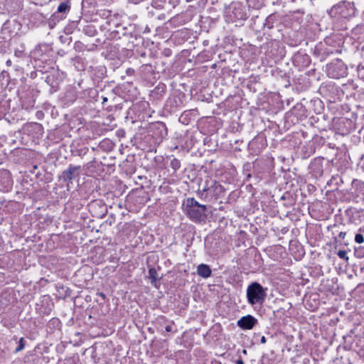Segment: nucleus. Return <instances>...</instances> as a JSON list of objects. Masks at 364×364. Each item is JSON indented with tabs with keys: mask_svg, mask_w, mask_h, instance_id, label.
<instances>
[{
	"mask_svg": "<svg viewBox=\"0 0 364 364\" xmlns=\"http://www.w3.org/2000/svg\"><path fill=\"white\" fill-rule=\"evenodd\" d=\"M168 134V129L164 122H158L149 127L148 136L153 139L154 145H159Z\"/></svg>",
	"mask_w": 364,
	"mask_h": 364,
	"instance_id": "7ed1b4c3",
	"label": "nucleus"
},
{
	"mask_svg": "<svg viewBox=\"0 0 364 364\" xmlns=\"http://www.w3.org/2000/svg\"><path fill=\"white\" fill-rule=\"evenodd\" d=\"M314 159H321V160H323V159H324V158H323V157L318 156V157H316V158H314Z\"/></svg>",
	"mask_w": 364,
	"mask_h": 364,
	"instance_id": "c756f323",
	"label": "nucleus"
},
{
	"mask_svg": "<svg viewBox=\"0 0 364 364\" xmlns=\"http://www.w3.org/2000/svg\"><path fill=\"white\" fill-rule=\"evenodd\" d=\"M338 256L341 258L348 260V257L347 256V252L345 250H339L338 252Z\"/></svg>",
	"mask_w": 364,
	"mask_h": 364,
	"instance_id": "f3484780",
	"label": "nucleus"
},
{
	"mask_svg": "<svg viewBox=\"0 0 364 364\" xmlns=\"http://www.w3.org/2000/svg\"><path fill=\"white\" fill-rule=\"evenodd\" d=\"M236 364H244V362L242 359H238L236 363Z\"/></svg>",
	"mask_w": 364,
	"mask_h": 364,
	"instance_id": "a878e982",
	"label": "nucleus"
},
{
	"mask_svg": "<svg viewBox=\"0 0 364 364\" xmlns=\"http://www.w3.org/2000/svg\"><path fill=\"white\" fill-rule=\"evenodd\" d=\"M166 331H170V327L167 326L166 327Z\"/></svg>",
	"mask_w": 364,
	"mask_h": 364,
	"instance_id": "473e14b6",
	"label": "nucleus"
},
{
	"mask_svg": "<svg viewBox=\"0 0 364 364\" xmlns=\"http://www.w3.org/2000/svg\"><path fill=\"white\" fill-rule=\"evenodd\" d=\"M149 277L152 279V282H155L157 278L156 271L154 268H151L149 270Z\"/></svg>",
	"mask_w": 364,
	"mask_h": 364,
	"instance_id": "2eb2a0df",
	"label": "nucleus"
},
{
	"mask_svg": "<svg viewBox=\"0 0 364 364\" xmlns=\"http://www.w3.org/2000/svg\"><path fill=\"white\" fill-rule=\"evenodd\" d=\"M60 41H61V42H63V43H66V42L68 41V44H70V42L72 41V38H71L70 37L68 38V37H66V36H65V37H64V36H61L60 37Z\"/></svg>",
	"mask_w": 364,
	"mask_h": 364,
	"instance_id": "412c9836",
	"label": "nucleus"
},
{
	"mask_svg": "<svg viewBox=\"0 0 364 364\" xmlns=\"http://www.w3.org/2000/svg\"><path fill=\"white\" fill-rule=\"evenodd\" d=\"M261 342H262V343H264L266 342V339H265V338H264V336H262V338H261Z\"/></svg>",
	"mask_w": 364,
	"mask_h": 364,
	"instance_id": "bb28decb",
	"label": "nucleus"
},
{
	"mask_svg": "<svg viewBox=\"0 0 364 364\" xmlns=\"http://www.w3.org/2000/svg\"><path fill=\"white\" fill-rule=\"evenodd\" d=\"M242 353H243L244 354H246V353H247V350H242Z\"/></svg>",
	"mask_w": 364,
	"mask_h": 364,
	"instance_id": "2f4dec72",
	"label": "nucleus"
},
{
	"mask_svg": "<svg viewBox=\"0 0 364 364\" xmlns=\"http://www.w3.org/2000/svg\"><path fill=\"white\" fill-rule=\"evenodd\" d=\"M6 65H9V66L11 65V60H8L6 61Z\"/></svg>",
	"mask_w": 364,
	"mask_h": 364,
	"instance_id": "cd10ccee",
	"label": "nucleus"
},
{
	"mask_svg": "<svg viewBox=\"0 0 364 364\" xmlns=\"http://www.w3.org/2000/svg\"><path fill=\"white\" fill-rule=\"evenodd\" d=\"M188 113H186V112H183L179 117V121L181 122L183 124H187L188 122H186V117H188Z\"/></svg>",
	"mask_w": 364,
	"mask_h": 364,
	"instance_id": "6ab92c4d",
	"label": "nucleus"
},
{
	"mask_svg": "<svg viewBox=\"0 0 364 364\" xmlns=\"http://www.w3.org/2000/svg\"><path fill=\"white\" fill-rule=\"evenodd\" d=\"M257 323V319L252 316L247 315L242 317L237 321V326L242 329H252Z\"/></svg>",
	"mask_w": 364,
	"mask_h": 364,
	"instance_id": "6e6552de",
	"label": "nucleus"
},
{
	"mask_svg": "<svg viewBox=\"0 0 364 364\" xmlns=\"http://www.w3.org/2000/svg\"><path fill=\"white\" fill-rule=\"evenodd\" d=\"M292 60L294 64L299 69L307 68L311 63L310 57L307 54L300 52L295 53Z\"/></svg>",
	"mask_w": 364,
	"mask_h": 364,
	"instance_id": "0eeeda50",
	"label": "nucleus"
},
{
	"mask_svg": "<svg viewBox=\"0 0 364 364\" xmlns=\"http://www.w3.org/2000/svg\"><path fill=\"white\" fill-rule=\"evenodd\" d=\"M348 6H350V4L346 5L345 3L339 5L334 6L330 11V14L331 16H338V18H347L349 16H352L354 14V10L353 8H348Z\"/></svg>",
	"mask_w": 364,
	"mask_h": 364,
	"instance_id": "423d86ee",
	"label": "nucleus"
},
{
	"mask_svg": "<svg viewBox=\"0 0 364 364\" xmlns=\"http://www.w3.org/2000/svg\"><path fill=\"white\" fill-rule=\"evenodd\" d=\"M355 241L358 244H361L364 242V237L361 234H356Z\"/></svg>",
	"mask_w": 364,
	"mask_h": 364,
	"instance_id": "a211bd4d",
	"label": "nucleus"
},
{
	"mask_svg": "<svg viewBox=\"0 0 364 364\" xmlns=\"http://www.w3.org/2000/svg\"><path fill=\"white\" fill-rule=\"evenodd\" d=\"M35 127H36V129L40 132V131H42L43 130V127L41 124H38V123H36L35 124Z\"/></svg>",
	"mask_w": 364,
	"mask_h": 364,
	"instance_id": "b1692460",
	"label": "nucleus"
},
{
	"mask_svg": "<svg viewBox=\"0 0 364 364\" xmlns=\"http://www.w3.org/2000/svg\"><path fill=\"white\" fill-rule=\"evenodd\" d=\"M197 273L203 278H208L211 275V269L208 265L201 264L197 267Z\"/></svg>",
	"mask_w": 364,
	"mask_h": 364,
	"instance_id": "9d476101",
	"label": "nucleus"
},
{
	"mask_svg": "<svg viewBox=\"0 0 364 364\" xmlns=\"http://www.w3.org/2000/svg\"><path fill=\"white\" fill-rule=\"evenodd\" d=\"M166 92V85L164 84L158 85L151 92V97L159 99L163 97Z\"/></svg>",
	"mask_w": 364,
	"mask_h": 364,
	"instance_id": "9b49d317",
	"label": "nucleus"
},
{
	"mask_svg": "<svg viewBox=\"0 0 364 364\" xmlns=\"http://www.w3.org/2000/svg\"><path fill=\"white\" fill-rule=\"evenodd\" d=\"M24 348L23 338H21L19 341V346L16 349V352H18Z\"/></svg>",
	"mask_w": 364,
	"mask_h": 364,
	"instance_id": "aec40b11",
	"label": "nucleus"
},
{
	"mask_svg": "<svg viewBox=\"0 0 364 364\" xmlns=\"http://www.w3.org/2000/svg\"><path fill=\"white\" fill-rule=\"evenodd\" d=\"M232 14H234V17L237 19L245 20L247 18V14L242 11L241 7H235L232 11Z\"/></svg>",
	"mask_w": 364,
	"mask_h": 364,
	"instance_id": "f8f14e48",
	"label": "nucleus"
},
{
	"mask_svg": "<svg viewBox=\"0 0 364 364\" xmlns=\"http://www.w3.org/2000/svg\"><path fill=\"white\" fill-rule=\"evenodd\" d=\"M75 171V168H73V169H71V168L68 169V171L63 172V177L65 178H67V179H71L72 177H73V173Z\"/></svg>",
	"mask_w": 364,
	"mask_h": 364,
	"instance_id": "dca6fc26",
	"label": "nucleus"
},
{
	"mask_svg": "<svg viewBox=\"0 0 364 364\" xmlns=\"http://www.w3.org/2000/svg\"><path fill=\"white\" fill-rule=\"evenodd\" d=\"M163 54L166 56V57H168L171 55V50L168 48H166V49H164V51H163Z\"/></svg>",
	"mask_w": 364,
	"mask_h": 364,
	"instance_id": "5701e85b",
	"label": "nucleus"
},
{
	"mask_svg": "<svg viewBox=\"0 0 364 364\" xmlns=\"http://www.w3.org/2000/svg\"><path fill=\"white\" fill-rule=\"evenodd\" d=\"M275 19V16L274 15H269L265 20V23H264V26L270 29L274 26V21Z\"/></svg>",
	"mask_w": 364,
	"mask_h": 364,
	"instance_id": "ddd939ff",
	"label": "nucleus"
},
{
	"mask_svg": "<svg viewBox=\"0 0 364 364\" xmlns=\"http://www.w3.org/2000/svg\"><path fill=\"white\" fill-rule=\"evenodd\" d=\"M73 91H71V90H70V91H69V92L66 94V97L68 96V95H69V94L73 95Z\"/></svg>",
	"mask_w": 364,
	"mask_h": 364,
	"instance_id": "c85d7f7f",
	"label": "nucleus"
},
{
	"mask_svg": "<svg viewBox=\"0 0 364 364\" xmlns=\"http://www.w3.org/2000/svg\"><path fill=\"white\" fill-rule=\"evenodd\" d=\"M185 213L193 220L199 221L204 217V213L206 207L204 205L199 204L194 198H187L184 203Z\"/></svg>",
	"mask_w": 364,
	"mask_h": 364,
	"instance_id": "f257e3e1",
	"label": "nucleus"
},
{
	"mask_svg": "<svg viewBox=\"0 0 364 364\" xmlns=\"http://www.w3.org/2000/svg\"><path fill=\"white\" fill-rule=\"evenodd\" d=\"M261 144V147L264 146V144L262 142V139L260 137H256L253 139L248 145L249 149L253 151L255 154H257L260 151V148H257L259 144Z\"/></svg>",
	"mask_w": 364,
	"mask_h": 364,
	"instance_id": "1a4fd4ad",
	"label": "nucleus"
},
{
	"mask_svg": "<svg viewBox=\"0 0 364 364\" xmlns=\"http://www.w3.org/2000/svg\"><path fill=\"white\" fill-rule=\"evenodd\" d=\"M346 148L345 146H343L342 147V149H341V151L344 152V155L343 156H338V154L336 155V157L338 158V159H342L343 158L346 159Z\"/></svg>",
	"mask_w": 364,
	"mask_h": 364,
	"instance_id": "4be33fe9",
	"label": "nucleus"
},
{
	"mask_svg": "<svg viewBox=\"0 0 364 364\" xmlns=\"http://www.w3.org/2000/svg\"><path fill=\"white\" fill-rule=\"evenodd\" d=\"M71 3L70 0L61 2L58 6L57 11L54 12L48 19L49 27L53 28L57 22L66 18L67 14L70 11Z\"/></svg>",
	"mask_w": 364,
	"mask_h": 364,
	"instance_id": "39448f33",
	"label": "nucleus"
},
{
	"mask_svg": "<svg viewBox=\"0 0 364 364\" xmlns=\"http://www.w3.org/2000/svg\"><path fill=\"white\" fill-rule=\"evenodd\" d=\"M247 297L252 305L262 304L266 297L265 289L259 283L254 282L247 287Z\"/></svg>",
	"mask_w": 364,
	"mask_h": 364,
	"instance_id": "f03ea898",
	"label": "nucleus"
},
{
	"mask_svg": "<svg viewBox=\"0 0 364 364\" xmlns=\"http://www.w3.org/2000/svg\"><path fill=\"white\" fill-rule=\"evenodd\" d=\"M326 73L330 77L338 79L347 75L348 68L341 60L336 59L327 65Z\"/></svg>",
	"mask_w": 364,
	"mask_h": 364,
	"instance_id": "20e7f679",
	"label": "nucleus"
},
{
	"mask_svg": "<svg viewBox=\"0 0 364 364\" xmlns=\"http://www.w3.org/2000/svg\"><path fill=\"white\" fill-rule=\"evenodd\" d=\"M102 105H105V103L107 102L108 99L107 97H104V96H102Z\"/></svg>",
	"mask_w": 364,
	"mask_h": 364,
	"instance_id": "393cba45",
	"label": "nucleus"
},
{
	"mask_svg": "<svg viewBox=\"0 0 364 364\" xmlns=\"http://www.w3.org/2000/svg\"><path fill=\"white\" fill-rule=\"evenodd\" d=\"M95 203H91V204L90 205V208H93V206L95 205Z\"/></svg>",
	"mask_w": 364,
	"mask_h": 364,
	"instance_id": "7c9ffc66",
	"label": "nucleus"
},
{
	"mask_svg": "<svg viewBox=\"0 0 364 364\" xmlns=\"http://www.w3.org/2000/svg\"><path fill=\"white\" fill-rule=\"evenodd\" d=\"M85 46L80 41H76L74 45V49L77 52H82L85 50Z\"/></svg>",
	"mask_w": 364,
	"mask_h": 364,
	"instance_id": "4468645a",
	"label": "nucleus"
}]
</instances>
